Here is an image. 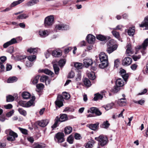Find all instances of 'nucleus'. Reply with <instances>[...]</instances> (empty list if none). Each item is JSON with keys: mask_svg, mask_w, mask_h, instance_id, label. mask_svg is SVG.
Returning a JSON list of instances; mask_svg holds the SVG:
<instances>
[{"mask_svg": "<svg viewBox=\"0 0 148 148\" xmlns=\"http://www.w3.org/2000/svg\"><path fill=\"white\" fill-rule=\"evenodd\" d=\"M68 119L67 115L66 114H61L60 115V117L58 116L56 117L55 119V123L51 126V128L53 129L56 128L59 124L60 123L64 122Z\"/></svg>", "mask_w": 148, "mask_h": 148, "instance_id": "nucleus-1", "label": "nucleus"}, {"mask_svg": "<svg viewBox=\"0 0 148 148\" xmlns=\"http://www.w3.org/2000/svg\"><path fill=\"white\" fill-rule=\"evenodd\" d=\"M7 134H9V136L7 138V139L9 141H13L15 138L18 137L17 134L10 129L7 130L6 131Z\"/></svg>", "mask_w": 148, "mask_h": 148, "instance_id": "nucleus-2", "label": "nucleus"}, {"mask_svg": "<svg viewBox=\"0 0 148 148\" xmlns=\"http://www.w3.org/2000/svg\"><path fill=\"white\" fill-rule=\"evenodd\" d=\"M95 139L98 141V144L103 146L107 143L108 138L103 135H101L98 137H96Z\"/></svg>", "mask_w": 148, "mask_h": 148, "instance_id": "nucleus-3", "label": "nucleus"}, {"mask_svg": "<svg viewBox=\"0 0 148 148\" xmlns=\"http://www.w3.org/2000/svg\"><path fill=\"white\" fill-rule=\"evenodd\" d=\"M54 17L53 15H50L47 17L45 19V26L48 27L52 25L53 23Z\"/></svg>", "mask_w": 148, "mask_h": 148, "instance_id": "nucleus-4", "label": "nucleus"}, {"mask_svg": "<svg viewBox=\"0 0 148 148\" xmlns=\"http://www.w3.org/2000/svg\"><path fill=\"white\" fill-rule=\"evenodd\" d=\"M64 134L62 132H58L55 135V139H56L59 143H62L64 140Z\"/></svg>", "mask_w": 148, "mask_h": 148, "instance_id": "nucleus-5", "label": "nucleus"}, {"mask_svg": "<svg viewBox=\"0 0 148 148\" xmlns=\"http://www.w3.org/2000/svg\"><path fill=\"white\" fill-rule=\"evenodd\" d=\"M63 97L61 95H58L57 99L55 102L56 105L59 108L62 106L63 105Z\"/></svg>", "mask_w": 148, "mask_h": 148, "instance_id": "nucleus-6", "label": "nucleus"}, {"mask_svg": "<svg viewBox=\"0 0 148 148\" xmlns=\"http://www.w3.org/2000/svg\"><path fill=\"white\" fill-rule=\"evenodd\" d=\"M148 45V38L146 39L140 45L137 46L136 48V50H138L140 49L145 50V49Z\"/></svg>", "mask_w": 148, "mask_h": 148, "instance_id": "nucleus-7", "label": "nucleus"}, {"mask_svg": "<svg viewBox=\"0 0 148 148\" xmlns=\"http://www.w3.org/2000/svg\"><path fill=\"white\" fill-rule=\"evenodd\" d=\"M50 31L49 30H40L38 32L39 35L42 38H45L49 35Z\"/></svg>", "mask_w": 148, "mask_h": 148, "instance_id": "nucleus-8", "label": "nucleus"}, {"mask_svg": "<svg viewBox=\"0 0 148 148\" xmlns=\"http://www.w3.org/2000/svg\"><path fill=\"white\" fill-rule=\"evenodd\" d=\"M132 61V60L131 58L126 57L123 60L122 64L123 65L127 66L130 64Z\"/></svg>", "mask_w": 148, "mask_h": 148, "instance_id": "nucleus-9", "label": "nucleus"}, {"mask_svg": "<svg viewBox=\"0 0 148 148\" xmlns=\"http://www.w3.org/2000/svg\"><path fill=\"white\" fill-rule=\"evenodd\" d=\"M56 29L58 30H67L69 28L68 25L64 24L57 25L55 27Z\"/></svg>", "mask_w": 148, "mask_h": 148, "instance_id": "nucleus-10", "label": "nucleus"}, {"mask_svg": "<svg viewBox=\"0 0 148 148\" xmlns=\"http://www.w3.org/2000/svg\"><path fill=\"white\" fill-rule=\"evenodd\" d=\"M17 42V41L16 39L15 38H13L10 41L5 43L3 45V47L4 48H6L10 45L16 43Z\"/></svg>", "mask_w": 148, "mask_h": 148, "instance_id": "nucleus-11", "label": "nucleus"}, {"mask_svg": "<svg viewBox=\"0 0 148 148\" xmlns=\"http://www.w3.org/2000/svg\"><path fill=\"white\" fill-rule=\"evenodd\" d=\"M90 112L91 113H95V114L98 116L101 115V113L100 111L96 108L92 107L90 108L89 110H88V112Z\"/></svg>", "mask_w": 148, "mask_h": 148, "instance_id": "nucleus-12", "label": "nucleus"}, {"mask_svg": "<svg viewBox=\"0 0 148 148\" xmlns=\"http://www.w3.org/2000/svg\"><path fill=\"white\" fill-rule=\"evenodd\" d=\"M99 58L101 62L108 61V56L104 52H101L100 53Z\"/></svg>", "mask_w": 148, "mask_h": 148, "instance_id": "nucleus-13", "label": "nucleus"}, {"mask_svg": "<svg viewBox=\"0 0 148 148\" xmlns=\"http://www.w3.org/2000/svg\"><path fill=\"white\" fill-rule=\"evenodd\" d=\"M139 26L142 27H145V29H148V16L145 17L144 21Z\"/></svg>", "mask_w": 148, "mask_h": 148, "instance_id": "nucleus-14", "label": "nucleus"}, {"mask_svg": "<svg viewBox=\"0 0 148 148\" xmlns=\"http://www.w3.org/2000/svg\"><path fill=\"white\" fill-rule=\"evenodd\" d=\"M119 73L124 79V81L126 82L128 78V74H126V71L123 69L120 70Z\"/></svg>", "mask_w": 148, "mask_h": 148, "instance_id": "nucleus-15", "label": "nucleus"}, {"mask_svg": "<svg viewBox=\"0 0 148 148\" xmlns=\"http://www.w3.org/2000/svg\"><path fill=\"white\" fill-rule=\"evenodd\" d=\"M49 121L47 119L42 120L37 122L38 125L40 126L44 127L46 126L48 123Z\"/></svg>", "mask_w": 148, "mask_h": 148, "instance_id": "nucleus-16", "label": "nucleus"}, {"mask_svg": "<svg viewBox=\"0 0 148 148\" xmlns=\"http://www.w3.org/2000/svg\"><path fill=\"white\" fill-rule=\"evenodd\" d=\"M84 66L87 67L91 65L92 64H95V62H93L91 59L86 58L84 60Z\"/></svg>", "mask_w": 148, "mask_h": 148, "instance_id": "nucleus-17", "label": "nucleus"}, {"mask_svg": "<svg viewBox=\"0 0 148 148\" xmlns=\"http://www.w3.org/2000/svg\"><path fill=\"white\" fill-rule=\"evenodd\" d=\"M96 38L97 39L104 41H107L110 38V36H105L101 34L97 35Z\"/></svg>", "mask_w": 148, "mask_h": 148, "instance_id": "nucleus-18", "label": "nucleus"}, {"mask_svg": "<svg viewBox=\"0 0 148 148\" xmlns=\"http://www.w3.org/2000/svg\"><path fill=\"white\" fill-rule=\"evenodd\" d=\"M52 55L54 57H59L62 55V51L60 50L57 49L53 51Z\"/></svg>", "mask_w": 148, "mask_h": 148, "instance_id": "nucleus-19", "label": "nucleus"}, {"mask_svg": "<svg viewBox=\"0 0 148 148\" xmlns=\"http://www.w3.org/2000/svg\"><path fill=\"white\" fill-rule=\"evenodd\" d=\"M87 42L89 43H93L94 42L95 38V36L91 34L88 35L86 37Z\"/></svg>", "mask_w": 148, "mask_h": 148, "instance_id": "nucleus-20", "label": "nucleus"}, {"mask_svg": "<svg viewBox=\"0 0 148 148\" xmlns=\"http://www.w3.org/2000/svg\"><path fill=\"white\" fill-rule=\"evenodd\" d=\"M117 47L118 46L116 45H114L113 47L108 46L106 51L108 53L110 54L116 49Z\"/></svg>", "mask_w": 148, "mask_h": 148, "instance_id": "nucleus-21", "label": "nucleus"}, {"mask_svg": "<svg viewBox=\"0 0 148 148\" xmlns=\"http://www.w3.org/2000/svg\"><path fill=\"white\" fill-rule=\"evenodd\" d=\"M127 49L126 51V53L128 56H130L134 53V52L132 50L131 45L130 44H128L127 46Z\"/></svg>", "mask_w": 148, "mask_h": 148, "instance_id": "nucleus-22", "label": "nucleus"}, {"mask_svg": "<svg viewBox=\"0 0 148 148\" xmlns=\"http://www.w3.org/2000/svg\"><path fill=\"white\" fill-rule=\"evenodd\" d=\"M46 145L43 143H34L32 145L33 148H42L45 147Z\"/></svg>", "mask_w": 148, "mask_h": 148, "instance_id": "nucleus-23", "label": "nucleus"}, {"mask_svg": "<svg viewBox=\"0 0 148 148\" xmlns=\"http://www.w3.org/2000/svg\"><path fill=\"white\" fill-rule=\"evenodd\" d=\"M124 84L125 83L122 79L119 78L116 81V86L120 87L123 86Z\"/></svg>", "mask_w": 148, "mask_h": 148, "instance_id": "nucleus-24", "label": "nucleus"}, {"mask_svg": "<svg viewBox=\"0 0 148 148\" xmlns=\"http://www.w3.org/2000/svg\"><path fill=\"white\" fill-rule=\"evenodd\" d=\"M39 2V0H31L28 2L26 5L28 7L37 4Z\"/></svg>", "mask_w": 148, "mask_h": 148, "instance_id": "nucleus-25", "label": "nucleus"}, {"mask_svg": "<svg viewBox=\"0 0 148 148\" xmlns=\"http://www.w3.org/2000/svg\"><path fill=\"white\" fill-rule=\"evenodd\" d=\"M99 125V123H97L94 124L88 125L87 126L91 130H95L97 129Z\"/></svg>", "mask_w": 148, "mask_h": 148, "instance_id": "nucleus-26", "label": "nucleus"}, {"mask_svg": "<svg viewBox=\"0 0 148 148\" xmlns=\"http://www.w3.org/2000/svg\"><path fill=\"white\" fill-rule=\"evenodd\" d=\"M126 99L125 98L121 99L119 100L118 101V104L121 106H124L126 103Z\"/></svg>", "mask_w": 148, "mask_h": 148, "instance_id": "nucleus-27", "label": "nucleus"}, {"mask_svg": "<svg viewBox=\"0 0 148 148\" xmlns=\"http://www.w3.org/2000/svg\"><path fill=\"white\" fill-rule=\"evenodd\" d=\"M104 94L103 93L101 94L97 93L95 95V96L94 98V101H97L99 99H101L103 97Z\"/></svg>", "mask_w": 148, "mask_h": 148, "instance_id": "nucleus-28", "label": "nucleus"}, {"mask_svg": "<svg viewBox=\"0 0 148 148\" xmlns=\"http://www.w3.org/2000/svg\"><path fill=\"white\" fill-rule=\"evenodd\" d=\"M29 17L28 14H22L18 16L17 17V19H25Z\"/></svg>", "mask_w": 148, "mask_h": 148, "instance_id": "nucleus-29", "label": "nucleus"}, {"mask_svg": "<svg viewBox=\"0 0 148 148\" xmlns=\"http://www.w3.org/2000/svg\"><path fill=\"white\" fill-rule=\"evenodd\" d=\"M135 32V30L134 27L129 28L127 31L128 35L130 36H133Z\"/></svg>", "mask_w": 148, "mask_h": 148, "instance_id": "nucleus-30", "label": "nucleus"}, {"mask_svg": "<svg viewBox=\"0 0 148 148\" xmlns=\"http://www.w3.org/2000/svg\"><path fill=\"white\" fill-rule=\"evenodd\" d=\"M22 95L23 99H28L31 96L30 93L27 92H23Z\"/></svg>", "mask_w": 148, "mask_h": 148, "instance_id": "nucleus-31", "label": "nucleus"}, {"mask_svg": "<svg viewBox=\"0 0 148 148\" xmlns=\"http://www.w3.org/2000/svg\"><path fill=\"white\" fill-rule=\"evenodd\" d=\"M101 63L99 64V67L101 69H104L108 66V61L106 62H101Z\"/></svg>", "mask_w": 148, "mask_h": 148, "instance_id": "nucleus-32", "label": "nucleus"}, {"mask_svg": "<svg viewBox=\"0 0 148 148\" xmlns=\"http://www.w3.org/2000/svg\"><path fill=\"white\" fill-rule=\"evenodd\" d=\"M72 130V127L70 126L66 127L64 129V132L65 133L67 134L71 133V132Z\"/></svg>", "mask_w": 148, "mask_h": 148, "instance_id": "nucleus-33", "label": "nucleus"}, {"mask_svg": "<svg viewBox=\"0 0 148 148\" xmlns=\"http://www.w3.org/2000/svg\"><path fill=\"white\" fill-rule=\"evenodd\" d=\"M81 75V71H79L77 72L75 77V80L76 81L79 82L81 81L82 77Z\"/></svg>", "mask_w": 148, "mask_h": 148, "instance_id": "nucleus-34", "label": "nucleus"}, {"mask_svg": "<svg viewBox=\"0 0 148 148\" xmlns=\"http://www.w3.org/2000/svg\"><path fill=\"white\" fill-rule=\"evenodd\" d=\"M74 67L77 69H80L82 68L83 65L82 63L76 62L74 63Z\"/></svg>", "mask_w": 148, "mask_h": 148, "instance_id": "nucleus-35", "label": "nucleus"}, {"mask_svg": "<svg viewBox=\"0 0 148 148\" xmlns=\"http://www.w3.org/2000/svg\"><path fill=\"white\" fill-rule=\"evenodd\" d=\"M110 125L108 121H106L103 122V123L101 125V127L102 128H107Z\"/></svg>", "mask_w": 148, "mask_h": 148, "instance_id": "nucleus-36", "label": "nucleus"}, {"mask_svg": "<svg viewBox=\"0 0 148 148\" xmlns=\"http://www.w3.org/2000/svg\"><path fill=\"white\" fill-rule=\"evenodd\" d=\"M25 0H18V1L13 2L11 4L12 7H14L22 2Z\"/></svg>", "mask_w": 148, "mask_h": 148, "instance_id": "nucleus-37", "label": "nucleus"}, {"mask_svg": "<svg viewBox=\"0 0 148 148\" xmlns=\"http://www.w3.org/2000/svg\"><path fill=\"white\" fill-rule=\"evenodd\" d=\"M17 80V78L15 77H11L8 79L7 82L8 83H13Z\"/></svg>", "mask_w": 148, "mask_h": 148, "instance_id": "nucleus-38", "label": "nucleus"}, {"mask_svg": "<svg viewBox=\"0 0 148 148\" xmlns=\"http://www.w3.org/2000/svg\"><path fill=\"white\" fill-rule=\"evenodd\" d=\"M53 66L55 74H58L59 73V71L60 70L58 66L56 64H53Z\"/></svg>", "mask_w": 148, "mask_h": 148, "instance_id": "nucleus-39", "label": "nucleus"}, {"mask_svg": "<svg viewBox=\"0 0 148 148\" xmlns=\"http://www.w3.org/2000/svg\"><path fill=\"white\" fill-rule=\"evenodd\" d=\"M112 33L113 36L117 38H118L120 37L119 33L116 31L115 30H112Z\"/></svg>", "mask_w": 148, "mask_h": 148, "instance_id": "nucleus-40", "label": "nucleus"}, {"mask_svg": "<svg viewBox=\"0 0 148 148\" xmlns=\"http://www.w3.org/2000/svg\"><path fill=\"white\" fill-rule=\"evenodd\" d=\"M88 76L89 78L92 80H93L95 78V76L94 73H89L88 74Z\"/></svg>", "mask_w": 148, "mask_h": 148, "instance_id": "nucleus-41", "label": "nucleus"}, {"mask_svg": "<svg viewBox=\"0 0 148 148\" xmlns=\"http://www.w3.org/2000/svg\"><path fill=\"white\" fill-rule=\"evenodd\" d=\"M84 84L87 86L89 87L91 85V84L89 80L87 78H85L84 80Z\"/></svg>", "mask_w": 148, "mask_h": 148, "instance_id": "nucleus-42", "label": "nucleus"}, {"mask_svg": "<svg viewBox=\"0 0 148 148\" xmlns=\"http://www.w3.org/2000/svg\"><path fill=\"white\" fill-rule=\"evenodd\" d=\"M40 77V76L39 75H37L32 80V83L33 84H35L38 83Z\"/></svg>", "mask_w": 148, "mask_h": 148, "instance_id": "nucleus-43", "label": "nucleus"}, {"mask_svg": "<svg viewBox=\"0 0 148 148\" xmlns=\"http://www.w3.org/2000/svg\"><path fill=\"white\" fill-rule=\"evenodd\" d=\"M42 72L45 73V74L48 75H52L53 74V73L50 70L48 69H45V70H42Z\"/></svg>", "mask_w": 148, "mask_h": 148, "instance_id": "nucleus-44", "label": "nucleus"}, {"mask_svg": "<svg viewBox=\"0 0 148 148\" xmlns=\"http://www.w3.org/2000/svg\"><path fill=\"white\" fill-rule=\"evenodd\" d=\"M115 41L113 39H112L110 40L108 42V43L107 45L108 46H111L113 47L115 45Z\"/></svg>", "mask_w": 148, "mask_h": 148, "instance_id": "nucleus-45", "label": "nucleus"}, {"mask_svg": "<svg viewBox=\"0 0 148 148\" xmlns=\"http://www.w3.org/2000/svg\"><path fill=\"white\" fill-rule=\"evenodd\" d=\"M67 141L70 144H71L73 143L74 138L73 136L72 135H70L67 138Z\"/></svg>", "mask_w": 148, "mask_h": 148, "instance_id": "nucleus-46", "label": "nucleus"}, {"mask_svg": "<svg viewBox=\"0 0 148 148\" xmlns=\"http://www.w3.org/2000/svg\"><path fill=\"white\" fill-rule=\"evenodd\" d=\"M94 141L92 140L91 141L88 142L86 145L85 147L86 148H92L93 146V143H94Z\"/></svg>", "mask_w": 148, "mask_h": 148, "instance_id": "nucleus-47", "label": "nucleus"}, {"mask_svg": "<svg viewBox=\"0 0 148 148\" xmlns=\"http://www.w3.org/2000/svg\"><path fill=\"white\" fill-rule=\"evenodd\" d=\"M18 110L20 113L24 116H25L27 114V113L26 111L21 108H19Z\"/></svg>", "mask_w": 148, "mask_h": 148, "instance_id": "nucleus-48", "label": "nucleus"}, {"mask_svg": "<svg viewBox=\"0 0 148 148\" xmlns=\"http://www.w3.org/2000/svg\"><path fill=\"white\" fill-rule=\"evenodd\" d=\"M26 107H29L31 106H34V104L33 102V100H30L29 101L26 103Z\"/></svg>", "mask_w": 148, "mask_h": 148, "instance_id": "nucleus-49", "label": "nucleus"}, {"mask_svg": "<svg viewBox=\"0 0 148 148\" xmlns=\"http://www.w3.org/2000/svg\"><path fill=\"white\" fill-rule=\"evenodd\" d=\"M18 128L23 134L25 135L27 134L28 131L26 129H23L20 127H18Z\"/></svg>", "mask_w": 148, "mask_h": 148, "instance_id": "nucleus-50", "label": "nucleus"}, {"mask_svg": "<svg viewBox=\"0 0 148 148\" xmlns=\"http://www.w3.org/2000/svg\"><path fill=\"white\" fill-rule=\"evenodd\" d=\"M74 110L73 108L69 107H66L63 110L64 112H73Z\"/></svg>", "mask_w": 148, "mask_h": 148, "instance_id": "nucleus-51", "label": "nucleus"}, {"mask_svg": "<svg viewBox=\"0 0 148 148\" xmlns=\"http://www.w3.org/2000/svg\"><path fill=\"white\" fill-rule=\"evenodd\" d=\"M66 62L65 59H61L58 62V64L60 66H63L65 64Z\"/></svg>", "mask_w": 148, "mask_h": 148, "instance_id": "nucleus-52", "label": "nucleus"}, {"mask_svg": "<svg viewBox=\"0 0 148 148\" xmlns=\"http://www.w3.org/2000/svg\"><path fill=\"white\" fill-rule=\"evenodd\" d=\"M114 105V104L113 103H110L108 104L105 107V108L106 110H108L112 108Z\"/></svg>", "mask_w": 148, "mask_h": 148, "instance_id": "nucleus-53", "label": "nucleus"}, {"mask_svg": "<svg viewBox=\"0 0 148 148\" xmlns=\"http://www.w3.org/2000/svg\"><path fill=\"white\" fill-rule=\"evenodd\" d=\"M7 101L11 102L13 101L14 99V97L11 95H9L6 97Z\"/></svg>", "mask_w": 148, "mask_h": 148, "instance_id": "nucleus-54", "label": "nucleus"}, {"mask_svg": "<svg viewBox=\"0 0 148 148\" xmlns=\"http://www.w3.org/2000/svg\"><path fill=\"white\" fill-rule=\"evenodd\" d=\"M27 58L29 60L31 61V62H33L36 59V57L34 55L30 56H28Z\"/></svg>", "mask_w": 148, "mask_h": 148, "instance_id": "nucleus-55", "label": "nucleus"}, {"mask_svg": "<svg viewBox=\"0 0 148 148\" xmlns=\"http://www.w3.org/2000/svg\"><path fill=\"white\" fill-rule=\"evenodd\" d=\"M120 87L116 85L112 89V92L114 93H116L120 90Z\"/></svg>", "mask_w": 148, "mask_h": 148, "instance_id": "nucleus-56", "label": "nucleus"}, {"mask_svg": "<svg viewBox=\"0 0 148 148\" xmlns=\"http://www.w3.org/2000/svg\"><path fill=\"white\" fill-rule=\"evenodd\" d=\"M62 97H63V98L66 99H68L70 98V95L66 92L63 93Z\"/></svg>", "mask_w": 148, "mask_h": 148, "instance_id": "nucleus-57", "label": "nucleus"}, {"mask_svg": "<svg viewBox=\"0 0 148 148\" xmlns=\"http://www.w3.org/2000/svg\"><path fill=\"white\" fill-rule=\"evenodd\" d=\"M47 76H42L40 78V80L41 82H46L47 79Z\"/></svg>", "mask_w": 148, "mask_h": 148, "instance_id": "nucleus-58", "label": "nucleus"}, {"mask_svg": "<svg viewBox=\"0 0 148 148\" xmlns=\"http://www.w3.org/2000/svg\"><path fill=\"white\" fill-rule=\"evenodd\" d=\"M33 64V63L31 62L29 60L27 61L26 62L25 65L27 67H31Z\"/></svg>", "mask_w": 148, "mask_h": 148, "instance_id": "nucleus-59", "label": "nucleus"}, {"mask_svg": "<svg viewBox=\"0 0 148 148\" xmlns=\"http://www.w3.org/2000/svg\"><path fill=\"white\" fill-rule=\"evenodd\" d=\"M123 27V26L122 25H118L116 27L111 29L112 30H121L122 29Z\"/></svg>", "mask_w": 148, "mask_h": 148, "instance_id": "nucleus-60", "label": "nucleus"}, {"mask_svg": "<svg viewBox=\"0 0 148 148\" xmlns=\"http://www.w3.org/2000/svg\"><path fill=\"white\" fill-rule=\"evenodd\" d=\"M44 85L42 83H40L36 85L37 88L39 90L42 89L44 88Z\"/></svg>", "mask_w": 148, "mask_h": 148, "instance_id": "nucleus-61", "label": "nucleus"}, {"mask_svg": "<svg viewBox=\"0 0 148 148\" xmlns=\"http://www.w3.org/2000/svg\"><path fill=\"white\" fill-rule=\"evenodd\" d=\"M75 76L74 72L73 71H71L69 74L68 77L69 78H72L74 77Z\"/></svg>", "mask_w": 148, "mask_h": 148, "instance_id": "nucleus-62", "label": "nucleus"}, {"mask_svg": "<svg viewBox=\"0 0 148 148\" xmlns=\"http://www.w3.org/2000/svg\"><path fill=\"white\" fill-rule=\"evenodd\" d=\"M74 137L75 139L76 140H80L82 138L80 135L77 133L75 134Z\"/></svg>", "mask_w": 148, "mask_h": 148, "instance_id": "nucleus-63", "label": "nucleus"}, {"mask_svg": "<svg viewBox=\"0 0 148 148\" xmlns=\"http://www.w3.org/2000/svg\"><path fill=\"white\" fill-rule=\"evenodd\" d=\"M6 60V58L5 56H2L0 58V64H3Z\"/></svg>", "mask_w": 148, "mask_h": 148, "instance_id": "nucleus-64", "label": "nucleus"}]
</instances>
